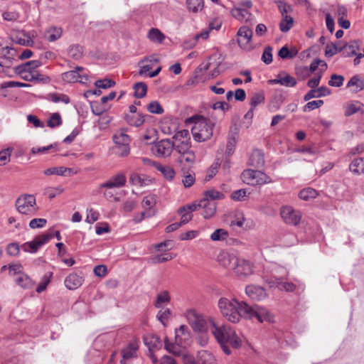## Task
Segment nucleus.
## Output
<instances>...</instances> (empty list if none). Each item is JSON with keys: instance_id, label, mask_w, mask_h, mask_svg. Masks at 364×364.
<instances>
[{"instance_id": "a19ab883", "label": "nucleus", "mask_w": 364, "mask_h": 364, "mask_svg": "<svg viewBox=\"0 0 364 364\" xmlns=\"http://www.w3.org/2000/svg\"><path fill=\"white\" fill-rule=\"evenodd\" d=\"M155 167L163 173L166 179L172 180L174 178L175 171L173 168L168 166H163L160 164H156Z\"/></svg>"}, {"instance_id": "473e14b6", "label": "nucleus", "mask_w": 364, "mask_h": 364, "mask_svg": "<svg viewBox=\"0 0 364 364\" xmlns=\"http://www.w3.org/2000/svg\"><path fill=\"white\" fill-rule=\"evenodd\" d=\"M357 112H364V105L359 101L351 102L345 107V116L349 117Z\"/></svg>"}, {"instance_id": "39448f33", "label": "nucleus", "mask_w": 364, "mask_h": 364, "mask_svg": "<svg viewBox=\"0 0 364 364\" xmlns=\"http://www.w3.org/2000/svg\"><path fill=\"white\" fill-rule=\"evenodd\" d=\"M187 330L188 328L184 325L176 330L175 343L168 342L167 339L165 340V348L168 352L176 355H181L180 347L186 345L190 337Z\"/></svg>"}, {"instance_id": "f03ea898", "label": "nucleus", "mask_w": 364, "mask_h": 364, "mask_svg": "<svg viewBox=\"0 0 364 364\" xmlns=\"http://www.w3.org/2000/svg\"><path fill=\"white\" fill-rule=\"evenodd\" d=\"M218 261L225 268L232 271L238 277L245 278L254 272V264L245 258L238 257L234 254L223 252L218 256Z\"/></svg>"}, {"instance_id": "4468645a", "label": "nucleus", "mask_w": 364, "mask_h": 364, "mask_svg": "<svg viewBox=\"0 0 364 364\" xmlns=\"http://www.w3.org/2000/svg\"><path fill=\"white\" fill-rule=\"evenodd\" d=\"M174 149V143L170 139H161L156 143L152 147L153 153L159 157H167L169 156L173 149Z\"/></svg>"}, {"instance_id": "ddd939ff", "label": "nucleus", "mask_w": 364, "mask_h": 364, "mask_svg": "<svg viewBox=\"0 0 364 364\" xmlns=\"http://www.w3.org/2000/svg\"><path fill=\"white\" fill-rule=\"evenodd\" d=\"M280 215L284 223L291 225H297L301 219V212L289 205L282 207Z\"/></svg>"}, {"instance_id": "2f4dec72", "label": "nucleus", "mask_w": 364, "mask_h": 364, "mask_svg": "<svg viewBox=\"0 0 364 364\" xmlns=\"http://www.w3.org/2000/svg\"><path fill=\"white\" fill-rule=\"evenodd\" d=\"M331 94V90L326 87H321L317 90H314L312 88L310 91H309L304 97L305 101H308L314 97H321L324 96L329 95Z\"/></svg>"}, {"instance_id": "72a5a7b5", "label": "nucleus", "mask_w": 364, "mask_h": 364, "mask_svg": "<svg viewBox=\"0 0 364 364\" xmlns=\"http://www.w3.org/2000/svg\"><path fill=\"white\" fill-rule=\"evenodd\" d=\"M197 358L198 364H217L215 356L205 350L198 351Z\"/></svg>"}, {"instance_id": "5fc2aeb1", "label": "nucleus", "mask_w": 364, "mask_h": 364, "mask_svg": "<svg viewBox=\"0 0 364 364\" xmlns=\"http://www.w3.org/2000/svg\"><path fill=\"white\" fill-rule=\"evenodd\" d=\"M115 82L109 79L98 80L95 82V85L99 89H107L114 86Z\"/></svg>"}, {"instance_id": "4d7b16f0", "label": "nucleus", "mask_w": 364, "mask_h": 364, "mask_svg": "<svg viewBox=\"0 0 364 364\" xmlns=\"http://www.w3.org/2000/svg\"><path fill=\"white\" fill-rule=\"evenodd\" d=\"M147 109L153 114H160L164 112V109L157 101H152L147 105Z\"/></svg>"}, {"instance_id": "aec40b11", "label": "nucleus", "mask_w": 364, "mask_h": 364, "mask_svg": "<svg viewBox=\"0 0 364 364\" xmlns=\"http://www.w3.org/2000/svg\"><path fill=\"white\" fill-rule=\"evenodd\" d=\"M126 182L127 178L125 174L123 173H118L107 180L106 182L102 183L100 187V188H119L124 186Z\"/></svg>"}, {"instance_id": "69168bd1", "label": "nucleus", "mask_w": 364, "mask_h": 364, "mask_svg": "<svg viewBox=\"0 0 364 364\" xmlns=\"http://www.w3.org/2000/svg\"><path fill=\"white\" fill-rule=\"evenodd\" d=\"M41 75L37 71L27 70L21 77L26 81H33L40 80Z\"/></svg>"}, {"instance_id": "49530a36", "label": "nucleus", "mask_w": 364, "mask_h": 364, "mask_svg": "<svg viewBox=\"0 0 364 364\" xmlns=\"http://www.w3.org/2000/svg\"><path fill=\"white\" fill-rule=\"evenodd\" d=\"M186 4L189 11L196 13L203 9L204 2L203 0H186Z\"/></svg>"}, {"instance_id": "dca6fc26", "label": "nucleus", "mask_w": 364, "mask_h": 364, "mask_svg": "<svg viewBox=\"0 0 364 364\" xmlns=\"http://www.w3.org/2000/svg\"><path fill=\"white\" fill-rule=\"evenodd\" d=\"M84 68L77 66L73 70L63 73L61 75L62 80L68 83H74L77 82H83L84 80H87L86 74L80 73V72L84 71Z\"/></svg>"}, {"instance_id": "a211bd4d", "label": "nucleus", "mask_w": 364, "mask_h": 364, "mask_svg": "<svg viewBox=\"0 0 364 364\" xmlns=\"http://www.w3.org/2000/svg\"><path fill=\"white\" fill-rule=\"evenodd\" d=\"M268 82L270 85L279 84L287 87H293L296 85V80L287 72L283 71L279 73L276 78L269 80Z\"/></svg>"}, {"instance_id": "b1692460", "label": "nucleus", "mask_w": 364, "mask_h": 364, "mask_svg": "<svg viewBox=\"0 0 364 364\" xmlns=\"http://www.w3.org/2000/svg\"><path fill=\"white\" fill-rule=\"evenodd\" d=\"M196 159L195 151L192 149L181 156H178L177 161L183 166V170H184L191 168L194 164Z\"/></svg>"}, {"instance_id": "20e7f679", "label": "nucleus", "mask_w": 364, "mask_h": 364, "mask_svg": "<svg viewBox=\"0 0 364 364\" xmlns=\"http://www.w3.org/2000/svg\"><path fill=\"white\" fill-rule=\"evenodd\" d=\"M187 122L193 124L191 132L195 141H205L212 137L215 123L210 119L200 115H195L188 118Z\"/></svg>"}, {"instance_id": "1a4fd4ad", "label": "nucleus", "mask_w": 364, "mask_h": 364, "mask_svg": "<svg viewBox=\"0 0 364 364\" xmlns=\"http://www.w3.org/2000/svg\"><path fill=\"white\" fill-rule=\"evenodd\" d=\"M113 141L115 144V151L118 156L124 157L129 154L131 139L124 130L117 132L113 136Z\"/></svg>"}, {"instance_id": "cd10ccee", "label": "nucleus", "mask_w": 364, "mask_h": 364, "mask_svg": "<svg viewBox=\"0 0 364 364\" xmlns=\"http://www.w3.org/2000/svg\"><path fill=\"white\" fill-rule=\"evenodd\" d=\"M46 176L57 175V176H70L76 173L77 171H74L73 168H65L63 166L59 167H51L46 169L43 171Z\"/></svg>"}, {"instance_id": "c03bdc74", "label": "nucleus", "mask_w": 364, "mask_h": 364, "mask_svg": "<svg viewBox=\"0 0 364 364\" xmlns=\"http://www.w3.org/2000/svg\"><path fill=\"white\" fill-rule=\"evenodd\" d=\"M173 139L175 140L174 143L191 141L190 134L187 129H181L176 132L174 134Z\"/></svg>"}, {"instance_id": "412c9836", "label": "nucleus", "mask_w": 364, "mask_h": 364, "mask_svg": "<svg viewBox=\"0 0 364 364\" xmlns=\"http://www.w3.org/2000/svg\"><path fill=\"white\" fill-rule=\"evenodd\" d=\"M246 294L252 300L261 301L267 298V293L263 287L250 284L245 288Z\"/></svg>"}, {"instance_id": "13d9d810", "label": "nucleus", "mask_w": 364, "mask_h": 364, "mask_svg": "<svg viewBox=\"0 0 364 364\" xmlns=\"http://www.w3.org/2000/svg\"><path fill=\"white\" fill-rule=\"evenodd\" d=\"M344 77L342 75L333 74L331 80L328 81V85L331 87H340L343 85Z\"/></svg>"}, {"instance_id": "9b49d317", "label": "nucleus", "mask_w": 364, "mask_h": 364, "mask_svg": "<svg viewBox=\"0 0 364 364\" xmlns=\"http://www.w3.org/2000/svg\"><path fill=\"white\" fill-rule=\"evenodd\" d=\"M186 318L192 328L197 332H205L207 330V323L203 315L196 310L189 309L186 311Z\"/></svg>"}, {"instance_id": "a878e982", "label": "nucleus", "mask_w": 364, "mask_h": 364, "mask_svg": "<svg viewBox=\"0 0 364 364\" xmlns=\"http://www.w3.org/2000/svg\"><path fill=\"white\" fill-rule=\"evenodd\" d=\"M234 18L241 21L251 22L254 19V16L249 12L248 9L242 7H236L231 11Z\"/></svg>"}, {"instance_id": "0eeeda50", "label": "nucleus", "mask_w": 364, "mask_h": 364, "mask_svg": "<svg viewBox=\"0 0 364 364\" xmlns=\"http://www.w3.org/2000/svg\"><path fill=\"white\" fill-rule=\"evenodd\" d=\"M17 210L21 213L29 216L36 214L38 210L36 198L33 195H23L16 201Z\"/></svg>"}, {"instance_id": "c756f323", "label": "nucleus", "mask_w": 364, "mask_h": 364, "mask_svg": "<svg viewBox=\"0 0 364 364\" xmlns=\"http://www.w3.org/2000/svg\"><path fill=\"white\" fill-rule=\"evenodd\" d=\"M199 206L200 208H203L204 209L202 214L205 218H209L212 217L216 210L215 203L210 202L206 199L200 200L199 202Z\"/></svg>"}, {"instance_id": "f257e3e1", "label": "nucleus", "mask_w": 364, "mask_h": 364, "mask_svg": "<svg viewBox=\"0 0 364 364\" xmlns=\"http://www.w3.org/2000/svg\"><path fill=\"white\" fill-rule=\"evenodd\" d=\"M208 321L212 334L226 355L232 353V348L237 349L242 346V338L231 326L219 324L212 318Z\"/></svg>"}, {"instance_id": "8fccbe9b", "label": "nucleus", "mask_w": 364, "mask_h": 364, "mask_svg": "<svg viewBox=\"0 0 364 364\" xmlns=\"http://www.w3.org/2000/svg\"><path fill=\"white\" fill-rule=\"evenodd\" d=\"M297 54V50L292 49L291 50L287 46H283L278 53L279 56L282 59H291L294 58Z\"/></svg>"}, {"instance_id": "c9c22d12", "label": "nucleus", "mask_w": 364, "mask_h": 364, "mask_svg": "<svg viewBox=\"0 0 364 364\" xmlns=\"http://www.w3.org/2000/svg\"><path fill=\"white\" fill-rule=\"evenodd\" d=\"M318 196V191L311 187L305 188L299 191V197L303 200L308 201L316 198Z\"/></svg>"}, {"instance_id": "09e8293b", "label": "nucleus", "mask_w": 364, "mask_h": 364, "mask_svg": "<svg viewBox=\"0 0 364 364\" xmlns=\"http://www.w3.org/2000/svg\"><path fill=\"white\" fill-rule=\"evenodd\" d=\"M16 283L24 289H29L33 286L32 280L26 274H20L16 279Z\"/></svg>"}, {"instance_id": "774afa93", "label": "nucleus", "mask_w": 364, "mask_h": 364, "mask_svg": "<svg viewBox=\"0 0 364 364\" xmlns=\"http://www.w3.org/2000/svg\"><path fill=\"white\" fill-rule=\"evenodd\" d=\"M11 149H6L0 151V166L6 165L10 161Z\"/></svg>"}, {"instance_id": "423d86ee", "label": "nucleus", "mask_w": 364, "mask_h": 364, "mask_svg": "<svg viewBox=\"0 0 364 364\" xmlns=\"http://www.w3.org/2000/svg\"><path fill=\"white\" fill-rule=\"evenodd\" d=\"M241 178L244 183L252 186H262L273 182V180L265 173L253 169L243 171Z\"/></svg>"}, {"instance_id": "338daca9", "label": "nucleus", "mask_w": 364, "mask_h": 364, "mask_svg": "<svg viewBox=\"0 0 364 364\" xmlns=\"http://www.w3.org/2000/svg\"><path fill=\"white\" fill-rule=\"evenodd\" d=\"M156 204V199L153 196H148L143 198L141 205L145 209L151 210Z\"/></svg>"}, {"instance_id": "7ed1b4c3", "label": "nucleus", "mask_w": 364, "mask_h": 364, "mask_svg": "<svg viewBox=\"0 0 364 364\" xmlns=\"http://www.w3.org/2000/svg\"><path fill=\"white\" fill-rule=\"evenodd\" d=\"M218 308L222 316L229 322L238 323L242 317L246 316L245 312L246 303L240 302L235 299L222 297L218 301Z\"/></svg>"}, {"instance_id": "bb28decb", "label": "nucleus", "mask_w": 364, "mask_h": 364, "mask_svg": "<svg viewBox=\"0 0 364 364\" xmlns=\"http://www.w3.org/2000/svg\"><path fill=\"white\" fill-rule=\"evenodd\" d=\"M82 277L76 273L69 274L65 279V285L69 289H76L83 283Z\"/></svg>"}, {"instance_id": "f8f14e48", "label": "nucleus", "mask_w": 364, "mask_h": 364, "mask_svg": "<svg viewBox=\"0 0 364 364\" xmlns=\"http://www.w3.org/2000/svg\"><path fill=\"white\" fill-rule=\"evenodd\" d=\"M245 308V318L250 319L257 318L261 323L271 321V315L265 308L259 306H250L248 304H247Z\"/></svg>"}, {"instance_id": "e2e57ef3", "label": "nucleus", "mask_w": 364, "mask_h": 364, "mask_svg": "<svg viewBox=\"0 0 364 364\" xmlns=\"http://www.w3.org/2000/svg\"><path fill=\"white\" fill-rule=\"evenodd\" d=\"M63 192V188L61 186L48 187L46 189V194L50 199L55 198L56 196L61 194Z\"/></svg>"}, {"instance_id": "c85d7f7f", "label": "nucleus", "mask_w": 364, "mask_h": 364, "mask_svg": "<svg viewBox=\"0 0 364 364\" xmlns=\"http://www.w3.org/2000/svg\"><path fill=\"white\" fill-rule=\"evenodd\" d=\"M62 35V28L58 26H50L46 30L44 37L49 42H55L60 39Z\"/></svg>"}, {"instance_id": "f3484780", "label": "nucleus", "mask_w": 364, "mask_h": 364, "mask_svg": "<svg viewBox=\"0 0 364 364\" xmlns=\"http://www.w3.org/2000/svg\"><path fill=\"white\" fill-rule=\"evenodd\" d=\"M252 30L250 27L247 26L240 27L237 31V43L240 47L245 50L250 49V43L252 38Z\"/></svg>"}, {"instance_id": "6ab92c4d", "label": "nucleus", "mask_w": 364, "mask_h": 364, "mask_svg": "<svg viewBox=\"0 0 364 364\" xmlns=\"http://www.w3.org/2000/svg\"><path fill=\"white\" fill-rule=\"evenodd\" d=\"M270 287H275L278 288L281 291H285L287 292H293L296 289V284L288 282L287 280H284L282 278L280 277H274L272 279H270L267 280V282Z\"/></svg>"}, {"instance_id": "680f3d73", "label": "nucleus", "mask_w": 364, "mask_h": 364, "mask_svg": "<svg viewBox=\"0 0 364 364\" xmlns=\"http://www.w3.org/2000/svg\"><path fill=\"white\" fill-rule=\"evenodd\" d=\"M100 213L98 211L94 210L93 208L87 209V217L85 221L87 223H93L99 219Z\"/></svg>"}, {"instance_id": "3c124183", "label": "nucleus", "mask_w": 364, "mask_h": 364, "mask_svg": "<svg viewBox=\"0 0 364 364\" xmlns=\"http://www.w3.org/2000/svg\"><path fill=\"white\" fill-rule=\"evenodd\" d=\"M224 198V194L215 190V189H210L208 190L204 193V198L203 199H206L207 200H209V199L211 200H220Z\"/></svg>"}, {"instance_id": "0e129e2a", "label": "nucleus", "mask_w": 364, "mask_h": 364, "mask_svg": "<svg viewBox=\"0 0 364 364\" xmlns=\"http://www.w3.org/2000/svg\"><path fill=\"white\" fill-rule=\"evenodd\" d=\"M247 196L246 189L237 190L233 191L231 194L232 199L236 201H243L245 200Z\"/></svg>"}, {"instance_id": "393cba45", "label": "nucleus", "mask_w": 364, "mask_h": 364, "mask_svg": "<svg viewBox=\"0 0 364 364\" xmlns=\"http://www.w3.org/2000/svg\"><path fill=\"white\" fill-rule=\"evenodd\" d=\"M360 49V43L358 41H351L339 48V52L344 57H350L357 55V50Z\"/></svg>"}, {"instance_id": "a18cd8bd", "label": "nucleus", "mask_w": 364, "mask_h": 364, "mask_svg": "<svg viewBox=\"0 0 364 364\" xmlns=\"http://www.w3.org/2000/svg\"><path fill=\"white\" fill-rule=\"evenodd\" d=\"M171 301V296L167 291H163L157 294L156 299L155 301V306L160 308L162 304H168Z\"/></svg>"}, {"instance_id": "864d4df0", "label": "nucleus", "mask_w": 364, "mask_h": 364, "mask_svg": "<svg viewBox=\"0 0 364 364\" xmlns=\"http://www.w3.org/2000/svg\"><path fill=\"white\" fill-rule=\"evenodd\" d=\"M264 95L262 92H256L251 97L250 106L255 109L258 105L264 103Z\"/></svg>"}, {"instance_id": "9d476101", "label": "nucleus", "mask_w": 364, "mask_h": 364, "mask_svg": "<svg viewBox=\"0 0 364 364\" xmlns=\"http://www.w3.org/2000/svg\"><path fill=\"white\" fill-rule=\"evenodd\" d=\"M159 61L158 58L155 55L144 57L138 63L139 66V75L141 76H148L149 77H154L158 75L161 70V66L158 67L154 71H149Z\"/></svg>"}, {"instance_id": "f704fd0d", "label": "nucleus", "mask_w": 364, "mask_h": 364, "mask_svg": "<svg viewBox=\"0 0 364 364\" xmlns=\"http://www.w3.org/2000/svg\"><path fill=\"white\" fill-rule=\"evenodd\" d=\"M349 170L353 174L361 175L364 173V158L359 157L353 159L349 165Z\"/></svg>"}, {"instance_id": "bf43d9fd", "label": "nucleus", "mask_w": 364, "mask_h": 364, "mask_svg": "<svg viewBox=\"0 0 364 364\" xmlns=\"http://www.w3.org/2000/svg\"><path fill=\"white\" fill-rule=\"evenodd\" d=\"M52 276V273L51 272H49L48 274H46L43 279H42V281L41 282V283L38 285V287H36V291L38 293H41L42 291H43L48 284L50 283V278Z\"/></svg>"}, {"instance_id": "4be33fe9", "label": "nucleus", "mask_w": 364, "mask_h": 364, "mask_svg": "<svg viewBox=\"0 0 364 364\" xmlns=\"http://www.w3.org/2000/svg\"><path fill=\"white\" fill-rule=\"evenodd\" d=\"M139 346L136 343H129L126 347L122 349V360L121 364H127V361L133 358L136 357Z\"/></svg>"}, {"instance_id": "4c0bfd02", "label": "nucleus", "mask_w": 364, "mask_h": 364, "mask_svg": "<svg viewBox=\"0 0 364 364\" xmlns=\"http://www.w3.org/2000/svg\"><path fill=\"white\" fill-rule=\"evenodd\" d=\"M68 55L74 60H79L83 55V48L79 44H73L68 47Z\"/></svg>"}, {"instance_id": "de8ad7c7", "label": "nucleus", "mask_w": 364, "mask_h": 364, "mask_svg": "<svg viewBox=\"0 0 364 364\" xmlns=\"http://www.w3.org/2000/svg\"><path fill=\"white\" fill-rule=\"evenodd\" d=\"M228 237V232L224 229L220 228L215 230L210 235L213 241H223Z\"/></svg>"}, {"instance_id": "37998d69", "label": "nucleus", "mask_w": 364, "mask_h": 364, "mask_svg": "<svg viewBox=\"0 0 364 364\" xmlns=\"http://www.w3.org/2000/svg\"><path fill=\"white\" fill-rule=\"evenodd\" d=\"M48 99L54 103L63 102L68 104L70 102V97L67 95L56 92L50 93L48 95Z\"/></svg>"}, {"instance_id": "052dcab7", "label": "nucleus", "mask_w": 364, "mask_h": 364, "mask_svg": "<svg viewBox=\"0 0 364 364\" xmlns=\"http://www.w3.org/2000/svg\"><path fill=\"white\" fill-rule=\"evenodd\" d=\"M236 139L233 136H229L228 138L227 145H226V154L228 156H231L235 151L236 146Z\"/></svg>"}, {"instance_id": "58836bf2", "label": "nucleus", "mask_w": 364, "mask_h": 364, "mask_svg": "<svg viewBox=\"0 0 364 364\" xmlns=\"http://www.w3.org/2000/svg\"><path fill=\"white\" fill-rule=\"evenodd\" d=\"M348 87H354V92H358L364 89V81L361 80L358 76H353L347 83Z\"/></svg>"}, {"instance_id": "ea45409f", "label": "nucleus", "mask_w": 364, "mask_h": 364, "mask_svg": "<svg viewBox=\"0 0 364 364\" xmlns=\"http://www.w3.org/2000/svg\"><path fill=\"white\" fill-rule=\"evenodd\" d=\"M133 89L134 90V95L136 98H143L146 95L147 85L143 82L135 83Z\"/></svg>"}, {"instance_id": "5701e85b", "label": "nucleus", "mask_w": 364, "mask_h": 364, "mask_svg": "<svg viewBox=\"0 0 364 364\" xmlns=\"http://www.w3.org/2000/svg\"><path fill=\"white\" fill-rule=\"evenodd\" d=\"M264 153L259 149L254 150L249 159L248 165L255 168H262L264 166Z\"/></svg>"}, {"instance_id": "603ef678", "label": "nucleus", "mask_w": 364, "mask_h": 364, "mask_svg": "<svg viewBox=\"0 0 364 364\" xmlns=\"http://www.w3.org/2000/svg\"><path fill=\"white\" fill-rule=\"evenodd\" d=\"M62 124V119L59 113H53L47 121V125L50 128L59 127Z\"/></svg>"}, {"instance_id": "7c9ffc66", "label": "nucleus", "mask_w": 364, "mask_h": 364, "mask_svg": "<svg viewBox=\"0 0 364 364\" xmlns=\"http://www.w3.org/2000/svg\"><path fill=\"white\" fill-rule=\"evenodd\" d=\"M146 115L138 112L136 114H127L125 115V119L127 122L133 127H139L141 126L145 122Z\"/></svg>"}, {"instance_id": "2eb2a0df", "label": "nucleus", "mask_w": 364, "mask_h": 364, "mask_svg": "<svg viewBox=\"0 0 364 364\" xmlns=\"http://www.w3.org/2000/svg\"><path fill=\"white\" fill-rule=\"evenodd\" d=\"M53 237L52 235H41L36 237L32 241L25 242L21 248L24 252L31 253L36 252L38 249L47 243L50 238Z\"/></svg>"}, {"instance_id": "6e6d98bb", "label": "nucleus", "mask_w": 364, "mask_h": 364, "mask_svg": "<svg viewBox=\"0 0 364 364\" xmlns=\"http://www.w3.org/2000/svg\"><path fill=\"white\" fill-rule=\"evenodd\" d=\"M30 64H33L34 66L36 65H38V60H31V61H28L24 64H22V65H20L18 66H17L16 68H15V71L16 73L19 75L20 76H21L22 75L24 74L25 72H26L27 70H30L29 69V65Z\"/></svg>"}, {"instance_id": "6e6552de", "label": "nucleus", "mask_w": 364, "mask_h": 364, "mask_svg": "<svg viewBox=\"0 0 364 364\" xmlns=\"http://www.w3.org/2000/svg\"><path fill=\"white\" fill-rule=\"evenodd\" d=\"M276 4L282 17L279 23V29L282 32L286 33L294 25V18L289 15L292 11L291 6L282 0L276 1Z\"/></svg>"}, {"instance_id": "79ce46f5", "label": "nucleus", "mask_w": 364, "mask_h": 364, "mask_svg": "<svg viewBox=\"0 0 364 364\" xmlns=\"http://www.w3.org/2000/svg\"><path fill=\"white\" fill-rule=\"evenodd\" d=\"M173 149L178 154V156H181V155L184 154L185 153L192 150L191 142V141H186V142L181 141L178 143H174V149Z\"/></svg>"}, {"instance_id": "e433bc0d", "label": "nucleus", "mask_w": 364, "mask_h": 364, "mask_svg": "<svg viewBox=\"0 0 364 364\" xmlns=\"http://www.w3.org/2000/svg\"><path fill=\"white\" fill-rule=\"evenodd\" d=\"M147 36L151 41L156 43H161L166 38V36L159 29L155 28L149 30Z\"/></svg>"}]
</instances>
